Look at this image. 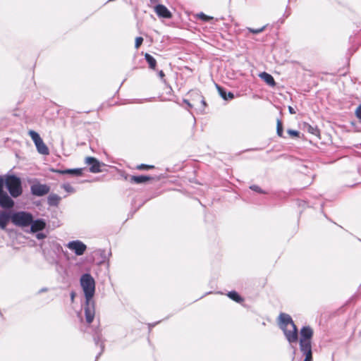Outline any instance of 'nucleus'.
<instances>
[{
  "instance_id": "nucleus-1",
  "label": "nucleus",
  "mask_w": 361,
  "mask_h": 361,
  "mask_svg": "<svg viewBox=\"0 0 361 361\" xmlns=\"http://www.w3.org/2000/svg\"><path fill=\"white\" fill-rule=\"evenodd\" d=\"M80 285L85 297L84 307L85 320L87 324H90L95 315L94 301L92 300L95 292V281L91 274L87 273L82 275Z\"/></svg>"
},
{
  "instance_id": "nucleus-2",
  "label": "nucleus",
  "mask_w": 361,
  "mask_h": 361,
  "mask_svg": "<svg viewBox=\"0 0 361 361\" xmlns=\"http://www.w3.org/2000/svg\"><path fill=\"white\" fill-rule=\"evenodd\" d=\"M313 331L310 326H303L300 330V350L305 360L303 361H313L312 350V338Z\"/></svg>"
},
{
  "instance_id": "nucleus-3",
  "label": "nucleus",
  "mask_w": 361,
  "mask_h": 361,
  "mask_svg": "<svg viewBox=\"0 0 361 361\" xmlns=\"http://www.w3.org/2000/svg\"><path fill=\"white\" fill-rule=\"evenodd\" d=\"M5 185L11 197L16 198L22 195L21 180L16 176H7L5 179Z\"/></svg>"
},
{
  "instance_id": "nucleus-4",
  "label": "nucleus",
  "mask_w": 361,
  "mask_h": 361,
  "mask_svg": "<svg viewBox=\"0 0 361 361\" xmlns=\"http://www.w3.org/2000/svg\"><path fill=\"white\" fill-rule=\"evenodd\" d=\"M12 223L20 227H26L32 222V215L27 212H16L11 214Z\"/></svg>"
},
{
  "instance_id": "nucleus-5",
  "label": "nucleus",
  "mask_w": 361,
  "mask_h": 361,
  "mask_svg": "<svg viewBox=\"0 0 361 361\" xmlns=\"http://www.w3.org/2000/svg\"><path fill=\"white\" fill-rule=\"evenodd\" d=\"M85 163L90 166L89 171L93 173L102 172V167L105 166L104 163L100 162L97 159L92 157H86Z\"/></svg>"
},
{
  "instance_id": "nucleus-6",
  "label": "nucleus",
  "mask_w": 361,
  "mask_h": 361,
  "mask_svg": "<svg viewBox=\"0 0 361 361\" xmlns=\"http://www.w3.org/2000/svg\"><path fill=\"white\" fill-rule=\"evenodd\" d=\"M66 246L78 256L83 255L87 249V246L78 240L70 241Z\"/></svg>"
},
{
  "instance_id": "nucleus-7",
  "label": "nucleus",
  "mask_w": 361,
  "mask_h": 361,
  "mask_svg": "<svg viewBox=\"0 0 361 361\" xmlns=\"http://www.w3.org/2000/svg\"><path fill=\"white\" fill-rule=\"evenodd\" d=\"M30 190L33 195L41 197L49 193L50 188L46 184L36 183L31 185Z\"/></svg>"
},
{
  "instance_id": "nucleus-8",
  "label": "nucleus",
  "mask_w": 361,
  "mask_h": 361,
  "mask_svg": "<svg viewBox=\"0 0 361 361\" xmlns=\"http://www.w3.org/2000/svg\"><path fill=\"white\" fill-rule=\"evenodd\" d=\"M281 329L283 331L286 339L290 343L298 341V329L295 324H293L291 329H288V327L286 326H281Z\"/></svg>"
},
{
  "instance_id": "nucleus-9",
  "label": "nucleus",
  "mask_w": 361,
  "mask_h": 361,
  "mask_svg": "<svg viewBox=\"0 0 361 361\" xmlns=\"http://www.w3.org/2000/svg\"><path fill=\"white\" fill-rule=\"evenodd\" d=\"M14 202L4 191L0 193V207L4 209H11L13 207Z\"/></svg>"
},
{
  "instance_id": "nucleus-10",
  "label": "nucleus",
  "mask_w": 361,
  "mask_h": 361,
  "mask_svg": "<svg viewBox=\"0 0 361 361\" xmlns=\"http://www.w3.org/2000/svg\"><path fill=\"white\" fill-rule=\"evenodd\" d=\"M155 12L159 17L163 18H171L172 17V14L169 10L162 4H158L155 6Z\"/></svg>"
},
{
  "instance_id": "nucleus-11",
  "label": "nucleus",
  "mask_w": 361,
  "mask_h": 361,
  "mask_svg": "<svg viewBox=\"0 0 361 361\" xmlns=\"http://www.w3.org/2000/svg\"><path fill=\"white\" fill-rule=\"evenodd\" d=\"M30 226L31 231L33 233H37L38 231H42L45 226H46V222L44 219H38L36 220H34L32 219V222Z\"/></svg>"
},
{
  "instance_id": "nucleus-12",
  "label": "nucleus",
  "mask_w": 361,
  "mask_h": 361,
  "mask_svg": "<svg viewBox=\"0 0 361 361\" xmlns=\"http://www.w3.org/2000/svg\"><path fill=\"white\" fill-rule=\"evenodd\" d=\"M11 212L5 211L0 212V228L4 230L6 228L9 221H11Z\"/></svg>"
},
{
  "instance_id": "nucleus-13",
  "label": "nucleus",
  "mask_w": 361,
  "mask_h": 361,
  "mask_svg": "<svg viewBox=\"0 0 361 361\" xmlns=\"http://www.w3.org/2000/svg\"><path fill=\"white\" fill-rule=\"evenodd\" d=\"M153 178L152 176H144V175H140V176H130L129 177V181L131 183H135V184H141V183H144L147 181H149V180H152Z\"/></svg>"
},
{
  "instance_id": "nucleus-14",
  "label": "nucleus",
  "mask_w": 361,
  "mask_h": 361,
  "mask_svg": "<svg viewBox=\"0 0 361 361\" xmlns=\"http://www.w3.org/2000/svg\"><path fill=\"white\" fill-rule=\"evenodd\" d=\"M93 339L96 345H99L101 348V351L98 353V355L96 357V359H98V357L101 355V354L104 351V345L102 340V334L100 330H96L94 334L93 335Z\"/></svg>"
},
{
  "instance_id": "nucleus-15",
  "label": "nucleus",
  "mask_w": 361,
  "mask_h": 361,
  "mask_svg": "<svg viewBox=\"0 0 361 361\" xmlns=\"http://www.w3.org/2000/svg\"><path fill=\"white\" fill-rule=\"evenodd\" d=\"M216 89L220 94V96L224 99V100H231L234 98V94L233 92H226V90L219 85H216Z\"/></svg>"
},
{
  "instance_id": "nucleus-16",
  "label": "nucleus",
  "mask_w": 361,
  "mask_h": 361,
  "mask_svg": "<svg viewBox=\"0 0 361 361\" xmlns=\"http://www.w3.org/2000/svg\"><path fill=\"white\" fill-rule=\"evenodd\" d=\"M279 318L281 320V327H288L289 325L290 326V327H292L293 324H295L290 316L287 314L281 313L279 315Z\"/></svg>"
},
{
  "instance_id": "nucleus-17",
  "label": "nucleus",
  "mask_w": 361,
  "mask_h": 361,
  "mask_svg": "<svg viewBox=\"0 0 361 361\" xmlns=\"http://www.w3.org/2000/svg\"><path fill=\"white\" fill-rule=\"evenodd\" d=\"M259 76L269 86L274 87L276 85L275 80L271 74L263 72Z\"/></svg>"
},
{
  "instance_id": "nucleus-18",
  "label": "nucleus",
  "mask_w": 361,
  "mask_h": 361,
  "mask_svg": "<svg viewBox=\"0 0 361 361\" xmlns=\"http://www.w3.org/2000/svg\"><path fill=\"white\" fill-rule=\"evenodd\" d=\"M35 146L39 154L43 155L49 154V149L47 147V145L44 143L42 140L36 142Z\"/></svg>"
},
{
  "instance_id": "nucleus-19",
  "label": "nucleus",
  "mask_w": 361,
  "mask_h": 361,
  "mask_svg": "<svg viewBox=\"0 0 361 361\" xmlns=\"http://www.w3.org/2000/svg\"><path fill=\"white\" fill-rule=\"evenodd\" d=\"M61 199V197H59L58 195L51 193L49 195L47 202L50 206H58Z\"/></svg>"
},
{
  "instance_id": "nucleus-20",
  "label": "nucleus",
  "mask_w": 361,
  "mask_h": 361,
  "mask_svg": "<svg viewBox=\"0 0 361 361\" xmlns=\"http://www.w3.org/2000/svg\"><path fill=\"white\" fill-rule=\"evenodd\" d=\"M145 59L147 62L149 67L151 69L155 70L157 66L156 59L149 54L146 53L145 55Z\"/></svg>"
},
{
  "instance_id": "nucleus-21",
  "label": "nucleus",
  "mask_w": 361,
  "mask_h": 361,
  "mask_svg": "<svg viewBox=\"0 0 361 361\" xmlns=\"http://www.w3.org/2000/svg\"><path fill=\"white\" fill-rule=\"evenodd\" d=\"M228 296L229 298L238 303H240L243 301V298L235 290L230 291L228 293Z\"/></svg>"
},
{
  "instance_id": "nucleus-22",
  "label": "nucleus",
  "mask_w": 361,
  "mask_h": 361,
  "mask_svg": "<svg viewBox=\"0 0 361 361\" xmlns=\"http://www.w3.org/2000/svg\"><path fill=\"white\" fill-rule=\"evenodd\" d=\"M66 174H69L74 176H80L82 174V169H66Z\"/></svg>"
},
{
  "instance_id": "nucleus-23",
  "label": "nucleus",
  "mask_w": 361,
  "mask_h": 361,
  "mask_svg": "<svg viewBox=\"0 0 361 361\" xmlns=\"http://www.w3.org/2000/svg\"><path fill=\"white\" fill-rule=\"evenodd\" d=\"M306 130L308 133L314 135H318L319 134V130L317 128V127H314L309 124L307 125Z\"/></svg>"
},
{
  "instance_id": "nucleus-24",
  "label": "nucleus",
  "mask_w": 361,
  "mask_h": 361,
  "mask_svg": "<svg viewBox=\"0 0 361 361\" xmlns=\"http://www.w3.org/2000/svg\"><path fill=\"white\" fill-rule=\"evenodd\" d=\"M29 135H30V137H31L32 140H33V142H35V144L36 142H37L38 141H40L41 140H42L40 137L39 135L34 130H30Z\"/></svg>"
},
{
  "instance_id": "nucleus-25",
  "label": "nucleus",
  "mask_w": 361,
  "mask_h": 361,
  "mask_svg": "<svg viewBox=\"0 0 361 361\" xmlns=\"http://www.w3.org/2000/svg\"><path fill=\"white\" fill-rule=\"evenodd\" d=\"M197 18L204 22L209 21L210 20L213 19V17L207 16L202 12H200L197 14Z\"/></svg>"
},
{
  "instance_id": "nucleus-26",
  "label": "nucleus",
  "mask_w": 361,
  "mask_h": 361,
  "mask_svg": "<svg viewBox=\"0 0 361 361\" xmlns=\"http://www.w3.org/2000/svg\"><path fill=\"white\" fill-rule=\"evenodd\" d=\"M276 133L279 137H283V124L280 119L277 120Z\"/></svg>"
},
{
  "instance_id": "nucleus-27",
  "label": "nucleus",
  "mask_w": 361,
  "mask_h": 361,
  "mask_svg": "<svg viewBox=\"0 0 361 361\" xmlns=\"http://www.w3.org/2000/svg\"><path fill=\"white\" fill-rule=\"evenodd\" d=\"M189 94H191V96H197V97H200L201 98V103L205 106H206V102H205V100L204 99V97L201 95L200 94V92L199 90H193V91H190L189 92Z\"/></svg>"
},
{
  "instance_id": "nucleus-28",
  "label": "nucleus",
  "mask_w": 361,
  "mask_h": 361,
  "mask_svg": "<svg viewBox=\"0 0 361 361\" xmlns=\"http://www.w3.org/2000/svg\"><path fill=\"white\" fill-rule=\"evenodd\" d=\"M61 188H63L68 193H74L75 190L73 186H71L69 183H63L61 185Z\"/></svg>"
},
{
  "instance_id": "nucleus-29",
  "label": "nucleus",
  "mask_w": 361,
  "mask_h": 361,
  "mask_svg": "<svg viewBox=\"0 0 361 361\" xmlns=\"http://www.w3.org/2000/svg\"><path fill=\"white\" fill-rule=\"evenodd\" d=\"M267 25H264L259 28H257V29H254V28H251V27H247V30L252 33V34H259L260 32H262L265 28H266Z\"/></svg>"
},
{
  "instance_id": "nucleus-30",
  "label": "nucleus",
  "mask_w": 361,
  "mask_h": 361,
  "mask_svg": "<svg viewBox=\"0 0 361 361\" xmlns=\"http://www.w3.org/2000/svg\"><path fill=\"white\" fill-rule=\"evenodd\" d=\"M250 188L255 191V192H257L258 193H262V194H266L267 192L265 191H264L260 187H259L258 185H252L250 186Z\"/></svg>"
},
{
  "instance_id": "nucleus-31",
  "label": "nucleus",
  "mask_w": 361,
  "mask_h": 361,
  "mask_svg": "<svg viewBox=\"0 0 361 361\" xmlns=\"http://www.w3.org/2000/svg\"><path fill=\"white\" fill-rule=\"evenodd\" d=\"M154 167V166L152 165H147V164H141L140 165H137L136 168H137V169H139V170H147L149 169H153Z\"/></svg>"
},
{
  "instance_id": "nucleus-32",
  "label": "nucleus",
  "mask_w": 361,
  "mask_h": 361,
  "mask_svg": "<svg viewBox=\"0 0 361 361\" xmlns=\"http://www.w3.org/2000/svg\"><path fill=\"white\" fill-rule=\"evenodd\" d=\"M143 42V38L142 37H137L135 38V47L138 49Z\"/></svg>"
},
{
  "instance_id": "nucleus-33",
  "label": "nucleus",
  "mask_w": 361,
  "mask_h": 361,
  "mask_svg": "<svg viewBox=\"0 0 361 361\" xmlns=\"http://www.w3.org/2000/svg\"><path fill=\"white\" fill-rule=\"evenodd\" d=\"M287 133L293 137H298L300 134L299 131L292 129L287 130Z\"/></svg>"
},
{
  "instance_id": "nucleus-34",
  "label": "nucleus",
  "mask_w": 361,
  "mask_h": 361,
  "mask_svg": "<svg viewBox=\"0 0 361 361\" xmlns=\"http://www.w3.org/2000/svg\"><path fill=\"white\" fill-rule=\"evenodd\" d=\"M4 185H5V179H4L3 177L0 176V193L4 192Z\"/></svg>"
},
{
  "instance_id": "nucleus-35",
  "label": "nucleus",
  "mask_w": 361,
  "mask_h": 361,
  "mask_svg": "<svg viewBox=\"0 0 361 361\" xmlns=\"http://www.w3.org/2000/svg\"><path fill=\"white\" fill-rule=\"evenodd\" d=\"M355 115L360 120H361V104L357 108Z\"/></svg>"
},
{
  "instance_id": "nucleus-36",
  "label": "nucleus",
  "mask_w": 361,
  "mask_h": 361,
  "mask_svg": "<svg viewBox=\"0 0 361 361\" xmlns=\"http://www.w3.org/2000/svg\"><path fill=\"white\" fill-rule=\"evenodd\" d=\"M158 75L164 82H166V80L164 79L165 75H164V73L163 72V71H161V70L159 71Z\"/></svg>"
},
{
  "instance_id": "nucleus-37",
  "label": "nucleus",
  "mask_w": 361,
  "mask_h": 361,
  "mask_svg": "<svg viewBox=\"0 0 361 361\" xmlns=\"http://www.w3.org/2000/svg\"><path fill=\"white\" fill-rule=\"evenodd\" d=\"M36 238H37V239H44V238H46V235H45V234H44V233H37V235H36Z\"/></svg>"
},
{
  "instance_id": "nucleus-38",
  "label": "nucleus",
  "mask_w": 361,
  "mask_h": 361,
  "mask_svg": "<svg viewBox=\"0 0 361 361\" xmlns=\"http://www.w3.org/2000/svg\"><path fill=\"white\" fill-rule=\"evenodd\" d=\"M52 171L59 174H66V170L53 169Z\"/></svg>"
},
{
  "instance_id": "nucleus-39",
  "label": "nucleus",
  "mask_w": 361,
  "mask_h": 361,
  "mask_svg": "<svg viewBox=\"0 0 361 361\" xmlns=\"http://www.w3.org/2000/svg\"><path fill=\"white\" fill-rule=\"evenodd\" d=\"M57 250H58L59 251L62 252L63 253V255H64L65 256H66V255H67V253H68V252H67V251H63V250L62 247H61L60 245H57Z\"/></svg>"
},
{
  "instance_id": "nucleus-40",
  "label": "nucleus",
  "mask_w": 361,
  "mask_h": 361,
  "mask_svg": "<svg viewBox=\"0 0 361 361\" xmlns=\"http://www.w3.org/2000/svg\"><path fill=\"white\" fill-rule=\"evenodd\" d=\"M288 111H289V113L291 114H295V111L294 110V109L292 107V106H288Z\"/></svg>"
},
{
  "instance_id": "nucleus-41",
  "label": "nucleus",
  "mask_w": 361,
  "mask_h": 361,
  "mask_svg": "<svg viewBox=\"0 0 361 361\" xmlns=\"http://www.w3.org/2000/svg\"><path fill=\"white\" fill-rule=\"evenodd\" d=\"M183 102L185 103L188 106L192 107V104L187 99H183Z\"/></svg>"
},
{
  "instance_id": "nucleus-42",
  "label": "nucleus",
  "mask_w": 361,
  "mask_h": 361,
  "mask_svg": "<svg viewBox=\"0 0 361 361\" xmlns=\"http://www.w3.org/2000/svg\"><path fill=\"white\" fill-rule=\"evenodd\" d=\"M47 290V288H42L40 292H44V291H46Z\"/></svg>"
},
{
  "instance_id": "nucleus-43",
  "label": "nucleus",
  "mask_w": 361,
  "mask_h": 361,
  "mask_svg": "<svg viewBox=\"0 0 361 361\" xmlns=\"http://www.w3.org/2000/svg\"><path fill=\"white\" fill-rule=\"evenodd\" d=\"M73 297H74V293H71V298H72V299L73 298Z\"/></svg>"
}]
</instances>
